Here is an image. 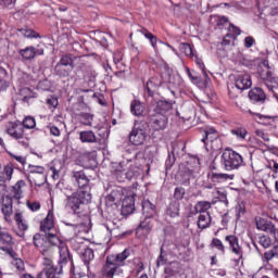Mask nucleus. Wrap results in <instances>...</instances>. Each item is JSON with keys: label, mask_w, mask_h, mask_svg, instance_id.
I'll use <instances>...</instances> for the list:
<instances>
[{"label": "nucleus", "mask_w": 278, "mask_h": 278, "mask_svg": "<svg viewBox=\"0 0 278 278\" xmlns=\"http://www.w3.org/2000/svg\"><path fill=\"white\" fill-rule=\"evenodd\" d=\"M244 164V159L232 149H226L222 154V165L225 170H238Z\"/></svg>", "instance_id": "6"}, {"label": "nucleus", "mask_w": 278, "mask_h": 278, "mask_svg": "<svg viewBox=\"0 0 278 278\" xmlns=\"http://www.w3.org/2000/svg\"><path fill=\"white\" fill-rule=\"evenodd\" d=\"M175 151H177V146H173L172 152L168 153V156L165 162L166 169L173 168V164H175Z\"/></svg>", "instance_id": "49"}, {"label": "nucleus", "mask_w": 278, "mask_h": 278, "mask_svg": "<svg viewBox=\"0 0 278 278\" xmlns=\"http://www.w3.org/2000/svg\"><path fill=\"white\" fill-rule=\"evenodd\" d=\"M165 214L169 216V218H179L181 215V203L178 201L169 202L166 206Z\"/></svg>", "instance_id": "22"}, {"label": "nucleus", "mask_w": 278, "mask_h": 278, "mask_svg": "<svg viewBox=\"0 0 278 278\" xmlns=\"http://www.w3.org/2000/svg\"><path fill=\"white\" fill-rule=\"evenodd\" d=\"M225 241L228 242L229 249L233 255H239L240 260H242L244 250H242V245H240V239L236 235H228L225 237Z\"/></svg>", "instance_id": "16"}, {"label": "nucleus", "mask_w": 278, "mask_h": 278, "mask_svg": "<svg viewBox=\"0 0 278 278\" xmlns=\"http://www.w3.org/2000/svg\"><path fill=\"white\" fill-rule=\"evenodd\" d=\"M212 225V215L210 213H200L198 217L199 229H207Z\"/></svg>", "instance_id": "29"}, {"label": "nucleus", "mask_w": 278, "mask_h": 278, "mask_svg": "<svg viewBox=\"0 0 278 278\" xmlns=\"http://www.w3.org/2000/svg\"><path fill=\"white\" fill-rule=\"evenodd\" d=\"M216 25L219 29H223L227 23H229V18L227 16H215Z\"/></svg>", "instance_id": "58"}, {"label": "nucleus", "mask_w": 278, "mask_h": 278, "mask_svg": "<svg viewBox=\"0 0 278 278\" xmlns=\"http://www.w3.org/2000/svg\"><path fill=\"white\" fill-rule=\"evenodd\" d=\"M0 242H2V244H5V247H12L14 244L12 235L5 231H0Z\"/></svg>", "instance_id": "45"}, {"label": "nucleus", "mask_w": 278, "mask_h": 278, "mask_svg": "<svg viewBox=\"0 0 278 278\" xmlns=\"http://www.w3.org/2000/svg\"><path fill=\"white\" fill-rule=\"evenodd\" d=\"M5 77H8V71L0 67V92H5L10 88V84L7 83Z\"/></svg>", "instance_id": "42"}, {"label": "nucleus", "mask_w": 278, "mask_h": 278, "mask_svg": "<svg viewBox=\"0 0 278 278\" xmlns=\"http://www.w3.org/2000/svg\"><path fill=\"white\" fill-rule=\"evenodd\" d=\"M12 264L17 268V270H25V262H23V260L14 258Z\"/></svg>", "instance_id": "63"}, {"label": "nucleus", "mask_w": 278, "mask_h": 278, "mask_svg": "<svg viewBox=\"0 0 278 278\" xmlns=\"http://www.w3.org/2000/svg\"><path fill=\"white\" fill-rule=\"evenodd\" d=\"M118 205L119 203L114 198H111L110 195L105 198L106 212L111 216H116V212H118Z\"/></svg>", "instance_id": "28"}, {"label": "nucleus", "mask_w": 278, "mask_h": 278, "mask_svg": "<svg viewBox=\"0 0 278 278\" xmlns=\"http://www.w3.org/2000/svg\"><path fill=\"white\" fill-rule=\"evenodd\" d=\"M212 249H217V251H220L222 255H225V244H223V241L218 238H213L211 242Z\"/></svg>", "instance_id": "50"}, {"label": "nucleus", "mask_w": 278, "mask_h": 278, "mask_svg": "<svg viewBox=\"0 0 278 278\" xmlns=\"http://www.w3.org/2000/svg\"><path fill=\"white\" fill-rule=\"evenodd\" d=\"M149 131H151L149 122L136 119L128 135V140L134 147H142L147 142V138H149Z\"/></svg>", "instance_id": "4"}, {"label": "nucleus", "mask_w": 278, "mask_h": 278, "mask_svg": "<svg viewBox=\"0 0 278 278\" xmlns=\"http://www.w3.org/2000/svg\"><path fill=\"white\" fill-rule=\"evenodd\" d=\"M267 224H268V220H266L262 217L255 218V225H256V229H258V231H264V229H266Z\"/></svg>", "instance_id": "57"}, {"label": "nucleus", "mask_w": 278, "mask_h": 278, "mask_svg": "<svg viewBox=\"0 0 278 278\" xmlns=\"http://www.w3.org/2000/svg\"><path fill=\"white\" fill-rule=\"evenodd\" d=\"M164 86V76L155 75L151 76L143 85L144 96L149 99H153L155 94H160V89Z\"/></svg>", "instance_id": "9"}, {"label": "nucleus", "mask_w": 278, "mask_h": 278, "mask_svg": "<svg viewBox=\"0 0 278 278\" xmlns=\"http://www.w3.org/2000/svg\"><path fill=\"white\" fill-rule=\"evenodd\" d=\"M146 38L150 41V45L153 48V50H157V43L162 42V40L157 39V36L153 35L152 33H150Z\"/></svg>", "instance_id": "55"}, {"label": "nucleus", "mask_w": 278, "mask_h": 278, "mask_svg": "<svg viewBox=\"0 0 278 278\" xmlns=\"http://www.w3.org/2000/svg\"><path fill=\"white\" fill-rule=\"evenodd\" d=\"M77 56L73 53H66L61 55L59 62L54 66V74L58 77H68L73 71H75V62Z\"/></svg>", "instance_id": "5"}, {"label": "nucleus", "mask_w": 278, "mask_h": 278, "mask_svg": "<svg viewBox=\"0 0 278 278\" xmlns=\"http://www.w3.org/2000/svg\"><path fill=\"white\" fill-rule=\"evenodd\" d=\"M203 144L207 147L211 144L213 151H220L223 149V140L220 139V134L216 128L207 126L203 130L202 140Z\"/></svg>", "instance_id": "7"}, {"label": "nucleus", "mask_w": 278, "mask_h": 278, "mask_svg": "<svg viewBox=\"0 0 278 278\" xmlns=\"http://www.w3.org/2000/svg\"><path fill=\"white\" fill-rule=\"evenodd\" d=\"M212 207V203L208 201H198L194 205L195 214H210L207 210Z\"/></svg>", "instance_id": "33"}, {"label": "nucleus", "mask_w": 278, "mask_h": 278, "mask_svg": "<svg viewBox=\"0 0 278 278\" xmlns=\"http://www.w3.org/2000/svg\"><path fill=\"white\" fill-rule=\"evenodd\" d=\"M151 218L152 217H144V219L140 222L136 231H143V233H150L153 229V225H151Z\"/></svg>", "instance_id": "35"}, {"label": "nucleus", "mask_w": 278, "mask_h": 278, "mask_svg": "<svg viewBox=\"0 0 278 278\" xmlns=\"http://www.w3.org/2000/svg\"><path fill=\"white\" fill-rule=\"evenodd\" d=\"M48 238L49 245L52 249L53 247H58L59 249V267L51 266L42 269L36 278H62L64 275V266L70 263L71 271L73 273V268H75V263H73V255H71V251L68 250V245L64 242V240L60 239L55 232H48L46 235Z\"/></svg>", "instance_id": "1"}, {"label": "nucleus", "mask_w": 278, "mask_h": 278, "mask_svg": "<svg viewBox=\"0 0 278 278\" xmlns=\"http://www.w3.org/2000/svg\"><path fill=\"white\" fill-rule=\"evenodd\" d=\"M40 229L46 233H51L55 229V224L53 223V214L49 213L47 217L41 222Z\"/></svg>", "instance_id": "26"}, {"label": "nucleus", "mask_w": 278, "mask_h": 278, "mask_svg": "<svg viewBox=\"0 0 278 278\" xmlns=\"http://www.w3.org/2000/svg\"><path fill=\"white\" fill-rule=\"evenodd\" d=\"M66 206L72 210L76 216H84L86 207L92 202V193L90 191L77 190L73 195H67Z\"/></svg>", "instance_id": "3"}, {"label": "nucleus", "mask_w": 278, "mask_h": 278, "mask_svg": "<svg viewBox=\"0 0 278 278\" xmlns=\"http://www.w3.org/2000/svg\"><path fill=\"white\" fill-rule=\"evenodd\" d=\"M72 175L78 190H83V192H90V179L88 178V175H86V172L74 170Z\"/></svg>", "instance_id": "13"}, {"label": "nucleus", "mask_w": 278, "mask_h": 278, "mask_svg": "<svg viewBox=\"0 0 278 278\" xmlns=\"http://www.w3.org/2000/svg\"><path fill=\"white\" fill-rule=\"evenodd\" d=\"M245 213H247V206L244 205V203H239L236 206L237 218H240L241 216H244Z\"/></svg>", "instance_id": "59"}, {"label": "nucleus", "mask_w": 278, "mask_h": 278, "mask_svg": "<svg viewBox=\"0 0 278 278\" xmlns=\"http://www.w3.org/2000/svg\"><path fill=\"white\" fill-rule=\"evenodd\" d=\"M26 205L30 212H38L40 210V202H26Z\"/></svg>", "instance_id": "61"}, {"label": "nucleus", "mask_w": 278, "mask_h": 278, "mask_svg": "<svg viewBox=\"0 0 278 278\" xmlns=\"http://www.w3.org/2000/svg\"><path fill=\"white\" fill-rule=\"evenodd\" d=\"M277 249H278L277 247H274L273 250L264 253V257L267 262H270V260H273V257L277 255Z\"/></svg>", "instance_id": "62"}, {"label": "nucleus", "mask_w": 278, "mask_h": 278, "mask_svg": "<svg viewBox=\"0 0 278 278\" xmlns=\"http://www.w3.org/2000/svg\"><path fill=\"white\" fill-rule=\"evenodd\" d=\"M258 244H261L263 249H270V244H273V240L268 236H261L258 240Z\"/></svg>", "instance_id": "53"}, {"label": "nucleus", "mask_w": 278, "mask_h": 278, "mask_svg": "<svg viewBox=\"0 0 278 278\" xmlns=\"http://www.w3.org/2000/svg\"><path fill=\"white\" fill-rule=\"evenodd\" d=\"M207 177L212 181V184H225V181L233 180L236 175L211 172L207 174Z\"/></svg>", "instance_id": "21"}, {"label": "nucleus", "mask_w": 278, "mask_h": 278, "mask_svg": "<svg viewBox=\"0 0 278 278\" xmlns=\"http://www.w3.org/2000/svg\"><path fill=\"white\" fill-rule=\"evenodd\" d=\"M199 168H201V160L199 156H190L187 161L186 181H190V177L194 176V173H199Z\"/></svg>", "instance_id": "20"}, {"label": "nucleus", "mask_w": 278, "mask_h": 278, "mask_svg": "<svg viewBox=\"0 0 278 278\" xmlns=\"http://www.w3.org/2000/svg\"><path fill=\"white\" fill-rule=\"evenodd\" d=\"M18 55L22 58V62H31L36 55H45V49H37L34 46H28L21 49Z\"/></svg>", "instance_id": "14"}, {"label": "nucleus", "mask_w": 278, "mask_h": 278, "mask_svg": "<svg viewBox=\"0 0 278 278\" xmlns=\"http://www.w3.org/2000/svg\"><path fill=\"white\" fill-rule=\"evenodd\" d=\"M248 97L254 108H258L260 112L264 110V104L267 99L266 91H264V89L261 87H254L249 91Z\"/></svg>", "instance_id": "11"}, {"label": "nucleus", "mask_w": 278, "mask_h": 278, "mask_svg": "<svg viewBox=\"0 0 278 278\" xmlns=\"http://www.w3.org/2000/svg\"><path fill=\"white\" fill-rule=\"evenodd\" d=\"M255 135L257 136V138H262V140H264V142H270V136L265 132L264 130H256Z\"/></svg>", "instance_id": "60"}, {"label": "nucleus", "mask_w": 278, "mask_h": 278, "mask_svg": "<svg viewBox=\"0 0 278 278\" xmlns=\"http://www.w3.org/2000/svg\"><path fill=\"white\" fill-rule=\"evenodd\" d=\"M130 113L134 116H142V114H144V104H142V102H140V100H132L130 102Z\"/></svg>", "instance_id": "31"}, {"label": "nucleus", "mask_w": 278, "mask_h": 278, "mask_svg": "<svg viewBox=\"0 0 278 278\" xmlns=\"http://www.w3.org/2000/svg\"><path fill=\"white\" fill-rule=\"evenodd\" d=\"M230 134H232V136H236V138H238L239 140H244V138H247V134L249 132L244 127H237L235 129H231Z\"/></svg>", "instance_id": "47"}, {"label": "nucleus", "mask_w": 278, "mask_h": 278, "mask_svg": "<svg viewBox=\"0 0 278 278\" xmlns=\"http://www.w3.org/2000/svg\"><path fill=\"white\" fill-rule=\"evenodd\" d=\"M126 179L128 181H135L137 177H140V168L136 165L130 166L129 169L125 173Z\"/></svg>", "instance_id": "40"}, {"label": "nucleus", "mask_w": 278, "mask_h": 278, "mask_svg": "<svg viewBox=\"0 0 278 278\" xmlns=\"http://www.w3.org/2000/svg\"><path fill=\"white\" fill-rule=\"evenodd\" d=\"M129 255H131V252L128 249L117 254H109L105 258V264L101 268L102 277L114 278V275H117L122 266H125V262Z\"/></svg>", "instance_id": "2"}, {"label": "nucleus", "mask_w": 278, "mask_h": 278, "mask_svg": "<svg viewBox=\"0 0 278 278\" xmlns=\"http://www.w3.org/2000/svg\"><path fill=\"white\" fill-rule=\"evenodd\" d=\"M142 214L144 218H153L157 214V208L155 204L151 203L149 200H143L142 203Z\"/></svg>", "instance_id": "24"}, {"label": "nucleus", "mask_w": 278, "mask_h": 278, "mask_svg": "<svg viewBox=\"0 0 278 278\" xmlns=\"http://www.w3.org/2000/svg\"><path fill=\"white\" fill-rule=\"evenodd\" d=\"M179 51L180 53H182V55H186L187 58H192L195 53L194 47L188 42H181L179 45Z\"/></svg>", "instance_id": "36"}, {"label": "nucleus", "mask_w": 278, "mask_h": 278, "mask_svg": "<svg viewBox=\"0 0 278 278\" xmlns=\"http://www.w3.org/2000/svg\"><path fill=\"white\" fill-rule=\"evenodd\" d=\"M2 214L4 217L10 218L12 216L13 206H12V197L5 195L2 199Z\"/></svg>", "instance_id": "27"}, {"label": "nucleus", "mask_w": 278, "mask_h": 278, "mask_svg": "<svg viewBox=\"0 0 278 278\" xmlns=\"http://www.w3.org/2000/svg\"><path fill=\"white\" fill-rule=\"evenodd\" d=\"M28 173L31 175L37 174V175H45V168L40 165H28Z\"/></svg>", "instance_id": "54"}, {"label": "nucleus", "mask_w": 278, "mask_h": 278, "mask_svg": "<svg viewBox=\"0 0 278 278\" xmlns=\"http://www.w3.org/2000/svg\"><path fill=\"white\" fill-rule=\"evenodd\" d=\"M173 110V102L168 100H159L156 102V106L154 108V112L156 114H162L163 116Z\"/></svg>", "instance_id": "25"}, {"label": "nucleus", "mask_w": 278, "mask_h": 278, "mask_svg": "<svg viewBox=\"0 0 278 278\" xmlns=\"http://www.w3.org/2000/svg\"><path fill=\"white\" fill-rule=\"evenodd\" d=\"M46 103L49 108V110H55L58 105H60V102L58 101V97L52 96L46 100Z\"/></svg>", "instance_id": "56"}, {"label": "nucleus", "mask_w": 278, "mask_h": 278, "mask_svg": "<svg viewBox=\"0 0 278 278\" xmlns=\"http://www.w3.org/2000/svg\"><path fill=\"white\" fill-rule=\"evenodd\" d=\"M25 186V180H18L13 187L12 190L14 192L13 199L17 201L23 198V188Z\"/></svg>", "instance_id": "39"}, {"label": "nucleus", "mask_w": 278, "mask_h": 278, "mask_svg": "<svg viewBox=\"0 0 278 278\" xmlns=\"http://www.w3.org/2000/svg\"><path fill=\"white\" fill-rule=\"evenodd\" d=\"M23 129H36V117L28 115L21 122Z\"/></svg>", "instance_id": "43"}, {"label": "nucleus", "mask_w": 278, "mask_h": 278, "mask_svg": "<svg viewBox=\"0 0 278 278\" xmlns=\"http://www.w3.org/2000/svg\"><path fill=\"white\" fill-rule=\"evenodd\" d=\"M14 220L17 225V231H15L16 236L18 238H25V232L27 229H29V226H27V223L23 220V214L22 213H16L14 216Z\"/></svg>", "instance_id": "23"}, {"label": "nucleus", "mask_w": 278, "mask_h": 278, "mask_svg": "<svg viewBox=\"0 0 278 278\" xmlns=\"http://www.w3.org/2000/svg\"><path fill=\"white\" fill-rule=\"evenodd\" d=\"M174 200L173 201H177L179 203V201H184V198L186 197V189L184 187H176L174 189Z\"/></svg>", "instance_id": "48"}, {"label": "nucleus", "mask_w": 278, "mask_h": 278, "mask_svg": "<svg viewBox=\"0 0 278 278\" xmlns=\"http://www.w3.org/2000/svg\"><path fill=\"white\" fill-rule=\"evenodd\" d=\"M136 194L126 195L122 201V216H129L136 210Z\"/></svg>", "instance_id": "18"}, {"label": "nucleus", "mask_w": 278, "mask_h": 278, "mask_svg": "<svg viewBox=\"0 0 278 278\" xmlns=\"http://www.w3.org/2000/svg\"><path fill=\"white\" fill-rule=\"evenodd\" d=\"M248 114L251 115L256 123H260V125H270L275 127V129L278 127V116L264 115L253 110H248Z\"/></svg>", "instance_id": "12"}, {"label": "nucleus", "mask_w": 278, "mask_h": 278, "mask_svg": "<svg viewBox=\"0 0 278 278\" xmlns=\"http://www.w3.org/2000/svg\"><path fill=\"white\" fill-rule=\"evenodd\" d=\"M277 230L278 228L275 227V224L273 222H267L265 229L263 231H269L273 236H275Z\"/></svg>", "instance_id": "64"}, {"label": "nucleus", "mask_w": 278, "mask_h": 278, "mask_svg": "<svg viewBox=\"0 0 278 278\" xmlns=\"http://www.w3.org/2000/svg\"><path fill=\"white\" fill-rule=\"evenodd\" d=\"M240 34H242V30L240 29V27L233 24H230L228 28V36H230L232 40H236V37L240 36Z\"/></svg>", "instance_id": "51"}, {"label": "nucleus", "mask_w": 278, "mask_h": 278, "mask_svg": "<svg viewBox=\"0 0 278 278\" xmlns=\"http://www.w3.org/2000/svg\"><path fill=\"white\" fill-rule=\"evenodd\" d=\"M76 61V75H79V73H81L83 79L87 81L88 75H86V73H90V71H92L90 63L86 61V56H77Z\"/></svg>", "instance_id": "19"}, {"label": "nucleus", "mask_w": 278, "mask_h": 278, "mask_svg": "<svg viewBox=\"0 0 278 278\" xmlns=\"http://www.w3.org/2000/svg\"><path fill=\"white\" fill-rule=\"evenodd\" d=\"M18 94L22 97L23 103H29L30 99H36L38 97L36 92L27 87L20 89Z\"/></svg>", "instance_id": "32"}, {"label": "nucleus", "mask_w": 278, "mask_h": 278, "mask_svg": "<svg viewBox=\"0 0 278 278\" xmlns=\"http://www.w3.org/2000/svg\"><path fill=\"white\" fill-rule=\"evenodd\" d=\"M7 134L14 140H17L22 147H29V139L25 138V129L21 121L10 123L7 128Z\"/></svg>", "instance_id": "8"}, {"label": "nucleus", "mask_w": 278, "mask_h": 278, "mask_svg": "<svg viewBox=\"0 0 278 278\" xmlns=\"http://www.w3.org/2000/svg\"><path fill=\"white\" fill-rule=\"evenodd\" d=\"M191 83H193L195 86H202L204 88H207V85L210 84V80L206 79V77H201L199 73L195 72V75L193 76Z\"/></svg>", "instance_id": "46"}, {"label": "nucleus", "mask_w": 278, "mask_h": 278, "mask_svg": "<svg viewBox=\"0 0 278 278\" xmlns=\"http://www.w3.org/2000/svg\"><path fill=\"white\" fill-rule=\"evenodd\" d=\"M109 197H111V199H114L116 202L121 204V200L123 199V189L121 188L112 189Z\"/></svg>", "instance_id": "52"}, {"label": "nucleus", "mask_w": 278, "mask_h": 278, "mask_svg": "<svg viewBox=\"0 0 278 278\" xmlns=\"http://www.w3.org/2000/svg\"><path fill=\"white\" fill-rule=\"evenodd\" d=\"M191 60H193L197 64V66L202 71L203 77H206V81H210V76L207 75V72L205 71V63H203V60L199 58V55L194 54L191 56Z\"/></svg>", "instance_id": "44"}, {"label": "nucleus", "mask_w": 278, "mask_h": 278, "mask_svg": "<svg viewBox=\"0 0 278 278\" xmlns=\"http://www.w3.org/2000/svg\"><path fill=\"white\" fill-rule=\"evenodd\" d=\"M85 266H88L92 260H94V251L90 248H85L80 255Z\"/></svg>", "instance_id": "38"}, {"label": "nucleus", "mask_w": 278, "mask_h": 278, "mask_svg": "<svg viewBox=\"0 0 278 278\" xmlns=\"http://www.w3.org/2000/svg\"><path fill=\"white\" fill-rule=\"evenodd\" d=\"M253 86V80L251 79V74H238L235 76V88L237 90H249Z\"/></svg>", "instance_id": "15"}, {"label": "nucleus", "mask_w": 278, "mask_h": 278, "mask_svg": "<svg viewBox=\"0 0 278 278\" xmlns=\"http://www.w3.org/2000/svg\"><path fill=\"white\" fill-rule=\"evenodd\" d=\"M79 123L86 125L87 127H92V121H94V115L90 113H80L78 115Z\"/></svg>", "instance_id": "41"}, {"label": "nucleus", "mask_w": 278, "mask_h": 278, "mask_svg": "<svg viewBox=\"0 0 278 278\" xmlns=\"http://www.w3.org/2000/svg\"><path fill=\"white\" fill-rule=\"evenodd\" d=\"M33 244L43 257H49V255L53 253L49 245L47 235L35 233L33 237Z\"/></svg>", "instance_id": "10"}, {"label": "nucleus", "mask_w": 278, "mask_h": 278, "mask_svg": "<svg viewBox=\"0 0 278 278\" xmlns=\"http://www.w3.org/2000/svg\"><path fill=\"white\" fill-rule=\"evenodd\" d=\"M13 175H14V164L12 163H8L7 165H4L2 170L0 172V177L9 181H12Z\"/></svg>", "instance_id": "34"}, {"label": "nucleus", "mask_w": 278, "mask_h": 278, "mask_svg": "<svg viewBox=\"0 0 278 278\" xmlns=\"http://www.w3.org/2000/svg\"><path fill=\"white\" fill-rule=\"evenodd\" d=\"M18 34H21V36H24V38H40V34L36 33V30L24 26L22 28H17Z\"/></svg>", "instance_id": "37"}, {"label": "nucleus", "mask_w": 278, "mask_h": 278, "mask_svg": "<svg viewBox=\"0 0 278 278\" xmlns=\"http://www.w3.org/2000/svg\"><path fill=\"white\" fill-rule=\"evenodd\" d=\"M150 125L154 131H164L168 125V117L162 114L152 115L150 118Z\"/></svg>", "instance_id": "17"}, {"label": "nucleus", "mask_w": 278, "mask_h": 278, "mask_svg": "<svg viewBox=\"0 0 278 278\" xmlns=\"http://www.w3.org/2000/svg\"><path fill=\"white\" fill-rule=\"evenodd\" d=\"M79 140L84 143L92 144L97 142V135L92 130H83L79 132Z\"/></svg>", "instance_id": "30"}]
</instances>
